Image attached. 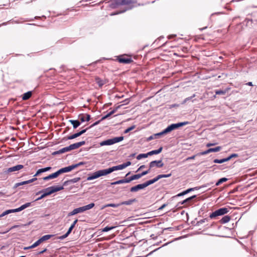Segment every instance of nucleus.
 Here are the masks:
<instances>
[{"label": "nucleus", "instance_id": "obj_1", "mask_svg": "<svg viewBox=\"0 0 257 257\" xmlns=\"http://www.w3.org/2000/svg\"><path fill=\"white\" fill-rule=\"evenodd\" d=\"M94 203H92L87 205L75 208L72 211L69 213L68 216H72L77 213L83 212L86 210L91 209L94 206Z\"/></svg>", "mask_w": 257, "mask_h": 257}, {"label": "nucleus", "instance_id": "obj_2", "mask_svg": "<svg viewBox=\"0 0 257 257\" xmlns=\"http://www.w3.org/2000/svg\"><path fill=\"white\" fill-rule=\"evenodd\" d=\"M131 164V162L130 161H127L124 163H123L122 164L113 166L111 168L104 169L106 175L109 174L111 173H112L113 171L119 170H122L124 169L125 168L130 166Z\"/></svg>", "mask_w": 257, "mask_h": 257}, {"label": "nucleus", "instance_id": "obj_3", "mask_svg": "<svg viewBox=\"0 0 257 257\" xmlns=\"http://www.w3.org/2000/svg\"><path fill=\"white\" fill-rule=\"evenodd\" d=\"M123 140V137L121 136L119 137H115L112 139H108L105 141H103L100 143V146H110L113 145L115 143H118L119 142L122 141Z\"/></svg>", "mask_w": 257, "mask_h": 257}, {"label": "nucleus", "instance_id": "obj_4", "mask_svg": "<svg viewBox=\"0 0 257 257\" xmlns=\"http://www.w3.org/2000/svg\"><path fill=\"white\" fill-rule=\"evenodd\" d=\"M228 211V209L227 208H219L211 213L209 215V218L211 219L215 218L217 216L226 214Z\"/></svg>", "mask_w": 257, "mask_h": 257}, {"label": "nucleus", "instance_id": "obj_5", "mask_svg": "<svg viewBox=\"0 0 257 257\" xmlns=\"http://www.w3.org/2000/svg\"><path fill=\"white\" fill-rule=\"evenodd\" d=\"M188 121H184L182 122H179L177 123H173L166 128V131H167L168 133H169L171 131L179 128V127L185 125L186 124H188Z\"/></svg>", "mask_w": 257, "mask_h": 257}, {"label": "nucleus", "instance_id": "obj_6", "mask_svg": "<svg viewBox=\"0 0 257 257\" xmlns=\"http://www.w3.org/2000/svg\"><path fill=\"white\" fill-rule=\"evenodd\" d=\"M188 121H184L182 122H179L177 123H173L166 128V131H167L168 133H169L171 131L179 128V127L185 125L186 124H188Z\"/></svg>", "mask_w": 257, "mask_h": 257}, {"label": "nucleus", "instance_id": "obj_7", "mask_svg": "<svg viewBox=\"0 0 257 257\" xmlns=\"http://www.w3.org/2000/svg\"><path fill=\"white\" fill-rule=\"evenodd\" d=\"M106 175L104 169L100 170L94 172L91 176L87 177V180H92L102 176Z\"/></svg>", "mask_w": 257, "mask_h": 257}, {"label": "nucleus", "instance_id": "obj_8", "mask_svg": "<svg viewBox=\"0 0 257 257\" xmlns=\"http://www.w3.org/2000/svg\"><path fill=\"white\" fill-rule=\"evenodd\" d=\"M24 168V166L22 165H17L15 166H13L10 167L8 169H6L5 171H4V173L6 174H10L12 172H19L20 170Z\"/></svg>", "mask_w": 257, "mask_h": 257}, {"label": "nucleus", "instance_id": "obj_9", "mask_svg": "<svg viewBox=\"0 0 257 257\" xmlns=\"http://www.w3.org/2000/svg\"><path fill=\"white\" fill-rule=\"evenodd\" d=\"M164 166V163L162 162L161 160L158 161H153L151 162L149 164L150 168H152L154 167H157V168H161Z\"/></svg>", "mask_w": 257, "mask_h": 257}, {"label": "nucleus", "instance_id": "obj_10", "mask_svg": "<svg viewBox=\"0 0 257 257\" xmlns=\"http://www.w3.org/2000/svg\"><path fill=\"white\" fill-rule=\"evenodd\" d=\"M147 187V186L145 182L143 184H138L136 186L132 187L131 188L130 191H131V192H137L139 190L143 189Z\"/></svg>", "mask_w": 257, "mask_h": 257}, {"label": "nucleus", "instance_id": "obj_11", "mask_svg": "<svg viewBox=\"0 0 257 257\" xmlns=\"http://www.w3.org/2000/svg\"><path fill=\"white\" fill-rule=\"evenodd\" d=\"M85 144V141H81L80 142H78V143H76L71 144L70 146H69V147L70 150L71 151L73 150L77 149L79 148V147H80L81 146L84 145Z\"/></svg>", "mask_w": 257, "mask_h": 257}, {"label": "nucleus", "instance_id": "obj_12", "mask_svg": "<svg viewBox=\"0 0 257 257\" xmlns=\"http://www.w3.org/2000/svg\"><path fill=\"white\" fill-rule=\"evenodd\" d=\"M88 128H86L84 130H83L80 131L79 132H78V133H75L72 135L68 136L67 138V139L68 140H72V139H74L75 138H76L80 136L82 134H84L86 132V131L88 130Z\"/></svg>", "mask_w": 257, "mask_h": 257}, {"label": "nucleus", "instance_id": "obj_13", "mask_svg": "<svg viewBox=\"0 0 257 257\" xmlns=\"http://www.w3.org/2000/svg\"><path fill=\"white\" fill-rule=\"evenodd\" d=\"M73 169H74L73 167L72 166V165H71V166H69L68 167L62 168L59 169L58 171H57V173H58V175H59L62 173L70 172Z\"/></svg>", "mask_w": 257, "mask_h": 257}, {"label": "nucleus", "instance_id": "obj_14", "mask_svg": "<svg viewBox=\"0 0 257 257\" xmlns=\"http://www.w3.org/2000/svg\"><path fill=\"white\" fill-rule=\"evenodd\" d=\"M134 0H115L117 5H128L134 2Z\"/></svg>", "mask_w": 257, "mask_h": 257}, {"label": "nucleus", "instance_id": "obj_15", "mask_svg": "<svg viewBox=\"0 0 257 257\" xmlns=\"http://www.w3.org/2000/svg\"><path fill=\"white\" fill-rule=\"evenodd\" d=\"M70 151L69 146L64 147L62 149L59 150L58 151H55L52 153L53 155H56L58 154H63L67 152Z\"/></svg>", "mask_w": 257, "mask_h": 257}, {"label": "nucleus", "instance_id": "obj_16", "mask_svg": "<svg viewBox=\"0 0 257 257\" xmlns=\"http://www.w3.org/2000/svg\"><path fill=\"white\" fill-rule=\"evenodd\" d=\"M119 62L123 64H129L131 63L133 60L131 58L125 57H118L117 59Z\"/></svg>", "mask_w": 257, "mask_h": 257}, {"label": "nucleus", "instance_id": "obj_17", "mask_svg": "<svg viewBox=\"0 0 257 257\" xmlns=\"http://www.w3.org/2000/svg\"><path fill=\"white\" fill-rule=\"evenodd\" d=\"M79 118L81 121V122H84L85 120L89 121L90 119V115L88 114H82L79 115Z\"/></svg>", "mask_w": 257, "mask_h": 257}, {"label": "nucleus", "instance_id": "obj_18", "mask_svg": "<svg viewBox=\"0 0 257 257\" xmlns=\"http://www.w3.org/2000/svg\"><path fill=\"white\" fill-rule=\"evenodd\" d=\"M130 180H129V178H124V179H121V180H120L114 182H112L111 183V185H117V184L127 183H130Z\"/></svg>", "mask_w": 257, "mask_h": 257}, {"label": "nucleus", "instance_id": "obj_19", "mask_svg": "<svg viewBox=\"0 0 257 257\" xmlns=\"http://www.w3.org/2000/svg\"><path fill=\"white\" fill-rule=\"evenodd\" d=\"M31 204V203L28 202V203H25V204H23V205H22L21 206H20V207H19L18 208L14 209L15 212H19V211H21L25 209V208L30 206Z\"/></svg>", "mask_w": 257, "mask_h": 257}, {"label": "nucleus", "instance_id": "obj_20", "mask_svg": "<svg viewBox=\"0 0 257 257\" xmlns=\"http://www.w3.org/2000/svg\"><path fill=\"white\" fill-rule=\"evenodd\" d=\"M51 169V167H46V168H42V169H39L37 172H36V173L34 175V177H36V176H38L39 174L43 173V172H47L48 171H49Z\"/></svg>", "mask_w": 257, "mask_h": 257}, {"label": "nucleus", "instance_id": "obj_21", "mask_svg": "<svg viewBox=\"0 0 257 257\" xmlns=\"http://www.w3.org/2000/svg\"><path fill=\"white\" fill-rule=\"evenodd\" d=\"M50 189L52 192V193L56 192L59 191H61L64 189L63 186H51L48 187V189Z\"/></svg>", "mask_w": 257, "mask_h": 257}, {"label": "nucleus", "instance_id": "obj_22", "mask_svg": "<svg viewBox=\"0 0 257 257\" xmlns=\"http://www.w3.org/2000/svg\"><path fill=\"white\" fill-rule=\"evenodd\" d=\"M58 176H59V175H58V174L57 173V172H55V173H53L52 174L49 175L48 176L44 177L43 178V180H45V181H47V180H50V179L55 178L57 177Z\"/></svg>", "mask_w": 257, "mask_h": 257}, {"label": "nucleus", "instance_id": "obj_23", "mask_svg": "<svg viewBox=\"0 0 257 257\" xmlns=\"http://www.w3.org/2000/svg\"><path fill=\"white\" fill-rule=\"evenodd\" d=\"M69 121L73 125L74 128H76L80 125V122L77 120H69Z\"/></svg>", "mask_w": 257, "mask_h": 257}, {"label": "nucleus", "instance_id": "obj_24", "mask_svg": "<svg viewBox=\"0 0 257 257\" xmlns=\"http://www.w3.org/2000/svg\"><path fill=\"white\" fill-rule=\"evenodd\" d=\"M95 81L96 83L98 85V86L101 87H102L104 84L106 83V82L105 80L101 79L100 78L97 77L95 78Z\"/></svg>", "mask_w": 257, "mask_h": 257}, {"label": "nucleus", "instance_id": "obj_25", "mask_svg": "<svg viewBox=\"0 0 257 257\" xmlns=\"http://www.w3.org/2000/svg\"><path fill=\"white\" fill-rule=\"evenodd\" d=\"M163 150L162 147H160L159 149L156 150H153L148 152L149 156H152L153 155H156L160 153Z\"/></svg>", "mask_w": 257, "mask_h": 257}, {"label": "nucleus", "instance_id": "obj_26", "mask_svg": "<svg viewBox=\"0 0 257 257\" xmlns=\"http://www.w3.org/2000/svg\"><path fill=\"white\" fill-rule=\"evenodd\" d=\"M32 94V91H28L26 93H25L23 95V96H22L23 100H28L31 97Z\"/></svg>", "mask_w": 257, "mask_h": 257}, {"label": "nucleus", "instance_id": "obj_27", "mask_svg": "<svg viewBox=\"0 0 257 257\" xmlns=\"http://www.w3.org/2000/svg\"><path fill=\"white\" fill-rule=\"evenodd\" d=\"M230 217L228 215H226V216H223L221 218V219L219 221L221 223L224 224V223L229 222L230 221Z\"/></svg>", "mask_w": 257, "mask_h": 257}, {"label": "nucleus", "instance_id": "obj_28", "mask_svg": "<svg viewBox=\"0 0 257 257\" xmlns=\"http://www.w3.org/2000/svg\"><path fill=\"white\" fill-rule=\"evenodd\" d=\"M41 192H43V193H44L46 196L53 193L51 190L50 189H48V188H47L44 190H43L41 191H39V192H38L37 193V194H38Z\"/></svg>", "mask_w": 257, "mask_h": 257}, {"label": "nucleus", "instance_id": "obj_29", "mask_svg": "<svg viewBox=\"0 0 257 257\" xmlns=\"http://www.w3.org/2000/svg\"><path fill=\"white\" fill-rule=\"evenodd\" d=\"M210 219V218L209 217V218H206L201 219V220L197 221L196 225V226H200V225H201L202 224L206 223L209 221Z\"/></svg>", "mask_w": 257, "mask_h": 257}, {"label": "nucleus", "instance_id": "obj_30", "mask_svg": "<svg viewBox=\"0 0 257 257\" xmlns=\"http://www.w3.org/2000/svg\"><path fill=\"white\" fill-rule=\"evenodd\" d=\"M229 88H226L224 90H218L215 91V94L218 95H224L228 91Z\"/></svg>", "mask_w": 257, "mask_h": 257}, {"label": "nucleus", "instance_id": "obj_31", "mask_svg": "<svg viewBox=\"0 0 257 257\" xmlns=\"http://www.w3.org/2000/svg\"><path fill=\"white\" fill-rule=\"evenodd\" d=\"M53 236H54V235H53V234H47V235L43 236L40 239V240L41 241V242H42L45 240H47L49 239Z\"/></svg>", "mask_w": 257, "mask_h": 257}, {"label": "nucleus", "instance_id": "obj_32", "mask_svg": "<svg viewBox=\"0 0 257 257\" xmlns=\"http://www.w3.org/2000/svg\"><path fill=\"white\" fill-rule=\"evenodd\" d=\"M15 212V209H9L6 210L0 215V218L4 217V216L8 215L11 213Z\"/></svg>", "mask_w": 257, "mask_h": 257}, {"label": "nucleus", "instance_id": "obj_33", "mask_svg": "<svg viewBox=\"0 0 257 257\" xmlns=\"http://www.w3.org/2000/svg\"><path fill=\"white\" fill-rule=\"evenodd\" d=\"M141 174H138L134 175L132 176L131 177L128 178L130 180V182H131L134 180H137L142 177Z\"/></svg>", "mask_w": 257, "mask_h": 257}, {"label": "nucleus", "instance_id": "obj_34", "mask_svg": "<svg viewBox=\"0 0 257 257\" xmlns=\"http://www.w3.org/2000/svg\"><path fill=\"white\" fill-rule=\"evenodd\" d=\"M136 201V199H131L127 201H123L120 203V205H129L132 204L134 202Z\"/></svg>", "mask_w": 257, "mask_h": 257}, {"label": "nucleus", "instance_id": "obj_35", "mask_svg": "<svg viewBox=\"0 0 257 257\" xmlns=\"http://www.w3.org/2000/svg\"><path fill=\"white\" fill-rule=\"evenodd\" d=\"M116 109H117V108H115V109H113L112 111H110L106 115H105V116H103L101 118V120H104V119H106L107 118H108V117H109L110 116H111L112 114H113L116 111Z\"/></svg>", "mask_w": 257, "mask_h": 257}, {"label": "nucleus", "instance_id": "obj_36", "mask_svg": "<svg viewBox=\"0 0 257 257\" xmlns=\"http://www.w3.org/2000/svg\"><path fill=\"white\" fill-rule=\"evenodd\" d=\"M80 178H73V179H72L70 180H68V181H65L64 183V184L63 185H66L67 184V183L68 182H69V183H76L77 182H78L79 180H80Z\"/></svg>", "mask_w": 257, "mask_h": 257}, {"label": "nucleus", "instance_id": "obj_37", "mask_svg": "<svg viewBox=\"0 0 257 257\" xmlns=\"http://www.w3.org/2000/svg\"><path fill=\"white\" fill-rule=\"evenodd\" d=\"M171 176V174H161V175H158L156 178V179H157V181L161 179V178H168V177H169Z\"/></svg>", "mask_w": 257, "mask_h": 257}, {"label": "nucleus", "instance_id": "obj_38", "mask_svg": "<svg viewBox=\"0 0 257 257\" xmlns=\"http://www.w3.org/2000/svg\"><path fill=\"white\" fill-rule=\"evenodd\" d=\"M119 206H120V203H118V204L109 203V204H107L105 205H104L103 206V208L108 207L116 208V207H118Z\"/></svg>", "mask_w": 257, "mask_h": 257}, {"label": "nucleus", "instance_id": "obj_39", "mask_svg": "<svg viewBox=\"0 0 257 257\" xmlns=\"http://www.w3.org/2000/svg\"><path fill=\"white\" fill-rule=\"evenodd\" d=\"M228 180L227 178H222L221 179H220L216 183V184L215 185L216 186H219V185H220L221 183H223V182H225L226 181H227Z\"/></svg>", "mask_w": 257, "mask_h": 257}, {"label": "nucleus", "instance_id": "obj_40", "mask_svg": "<svg viewBox=\"0 0 257 257\" xmlns=\"http://www.w3.org/2000/svg\"><path fill=\"white\" fill-rule=\"evenodd\" d=\"M157 181V180L156 179V178H154V179H153L152 180H148V181L145 182V183H146L147 186L148 187V186L155 183Z\"/></svg>", "mask_w": 257, "mask_h": 257}, {"label": "nucleus", "instance_id": "obj_41", "mask_svg": "<svg viewBox=\"0 0 257 257\" xmlns=\"http://www.w3.org/2000/svg\"><path fill=\"white\" fill-rule=\"evenodd\" d=\"M149 156L148 153L147 154H140L138 155L137 157V159L138 160H141L142 158H145Z\"/></svg>", "mask_w": 257, "mask_h": 257}, {"label": "nucleus", "instance_id": "obj_42", "mask_svg": "<svg viewBox=\"0 0 257 257\" xmlns=\"http://www.w3.org/2000/svg\"><path fill=\"white\" fill-rule=\"evenodd\" d=\"M37 179L36 178H32V179H30V180H29L27 181H23L22 182L24 185H26V184L32 183L34 181H36Z\"/></svg>", "mask_w": 257, "mask_h": 257}, {"label": "nucleus", "instance_id": "obj_43", "mask_svg": "<svg viewBox=\"0 0 257 257\" xmlns=\"http://www.w3.org/2000/svg\"><path fill=\"white\" fill-rule=\"evenodd\" d=\"M41 243H42L40 239H39L37 241H36L34 243H33L32 245L30 246V248H34L38 245H39Z\"/></svg>", "mask_w": 257, "mask_h": 257}, {"label": "nucleus", "instance_id": "obj_44", "mask_svg": "<svg viewBox=\"0 0 257 257\" xmlns=\"http://www.w3.org/2000/svg\"><path fill=\"white\" fill-rule=\"evenodd\" d=\"M115 227V226H106L105 227L102 229V231L107 232L114 228Z\"/></svg>", "mask_w": 257, "mask_h": 257}, {"label": "nucleus", "instance_id": "obj_45", "mask_svg": "<svg viewBox=\"0 0 257 257\" xmlns=\"http://www.w3.org/2000/svg\"><path fill=\"white\" fill-rule=\"evenodd\" d=\"M210 153H211L210 148L207 150L206 151H203V152H202L201 153L197 154V155H205L208 154Z\"/></svg>", "mask_w": 257, "mask_h": 257}, {"label": "nucleus", "instance_id": "obj_46", "mask_svg": "<svg viewBox=\"0 0 257 257\" xmlns=\"http://www.w3.org/2000/svg\"><path fill=\"white\" fill-rule=\"evenodd\" d=\"M221 147L220 146L214 148H210L211 152H217L220 151Z\"/></svg>", "mask_w": 257, "mask_h": 257}, {"label": "nucleus", "instance_id": "obj_47", "mask_svg": "<svg viewBox=\"0 0 257 257\" xmlns=\"http://www.w3.org/2000/svg\"><path fill=\"white\" fill-rule=\"evenodd\" d=\"M213 162L214 163H218V164H221V163H223L224 162V159H214L213 160Z\"/></svg>", "mask_w": 257, "mask_h": 257}, {"label": "nucleus", "instance_id": "obj_48", "mask_svg": "<svg viewBox=\"0 0 257 257\" xmlns=\"http://www.w3.org/2000/svg\"><path fill=\"white\" fill-rule=\"evenodd\" d=\"M167 133H168V132H167V131H166V128H165L162 132H161L160 133H157V134H156L155 135V136H156V137L157 138L158 136H160L161 135H164V134H166Z\"/></svg>", "mask_w": 257, "mask_h": 257}, {"label": "nucleus", "instance_id": "obj_49", "mask_svg": "<svg viewBox=\"0 0 257 257\" xmlns=\"http://www.w3.org/2000/svg\"><path fill=\"white\" fill-rule=\"evenodd\" d=\"M167 133H168V132H167V131H166V128H165L162 132H161L160 133H157V134H156L155 135V136H156V137L157 138L158 136H160L161 135H164V134H166Z\"/></svg>", "mask_w": 257, "mask_h": 257}, {"label": "nucleus", "instance_id": "obj_50", "mask_svg": "<svg viewBox=\"0 0 257 257\" xmlns=\"http://www.w3.org/2000/svg\"><path fill=\"white\" fill-rule=\"evenodd\" d=\"M167 133H168V132H167V131H166V128H165L162 132H161L160 133H157V134H156L155 135V136H156V137L157 138L158 136H160L161 135H164V134H166Z\"/></svg>", "mask_w": 257, "mask_h": 257}, {"label": "nucleus", "instance_id": "obj_51", "mask_svg": "<svg viewBox=\"0 0 257 257\" xmlns=\"http://www.w3.org/2000/svg\"><path fill=\"white\" fill-rule=\"evenodd\" d=\"M199 189V188H198V187L191 188H189V189H188L187 190H185V192H186V194H187L192 191L197 190H198Z\"/></svg>", "mask_w": 257, "mask_h": 257}, {"label": "nucleus", "instance_id": "obj_52", "mask_svg": "<svg viewBox=\"0 0 257 257\" xmlns=\"http://www.w3.org/2000/svg\"><path fill=\"white\" fill-rule=\"evenodd\" d=\"M83 164H84V163L83 162H79V163H78L77 164H73V165H72L73 167V169H74L76 168L77 167H79V166H80L81 165H82Z\"/></svg>", "mask_w": 257, "mask_h": 257}, {"label": "nucleus", "instance_id": "obj_53", "mask_svg": "<svg viewBox=\"0 0 257 257\" xmlns=\"http://www.w3.org/2000/svg\"><path fill=\"white\" fill-rule=\"evenodd\" d=\"M135 127V125H133V126H131V127L127 128V129H126L125 131H124V133L125 134H126L127 133H128L129 132H130L131 131L133 130V129H134Z\"/></svg>", "mask_w": 257, "mask_h": 257}, {"label": "nucleus", "instance_id": "obj_54", "mask_svg": "<svg viewBox=\"0 0 257 257\" xmlns=\"http://www.w3.org/2000/svg\"><path fill=\"white\" fill-rule=\"evenodd\" d=\"M195 94H193L192 96H191V97H187V98H185V99H184V100L183 101V104H184V103H186L187 101H188V100H190V99H192L193 97H195Z\"/></svg>", "mask_w": 257, "mask_h": 257}, {"label": "nucleus", "instance_id": "obj_55", "mask_svg": "<svg viewBox=\"0 0 257 257\" xmlns=\"http://www.w3.org/2000/svg\"><path fill=\"white\" fill-rule=\"evenodd\" d=\"M68 236V235L66 233L65 234L58 237V239L62 240V239L66 238Z\"/></svg>", "mask_w": 257, "mask_h": 257}, {"label": "nucleus", "instance_id": "obj_56", "mask_svg": "<svg viewBox=\"0 0 257 257\" xmlns=\"http://www.w3.org/2000/svg\"><path fill=\"white\" fill-rule=\"evenodd\" d=\"M156 137L155 136V135H152L151 136H150L149 138H147V141H150L152 140H153V139H156Z\"/></svg>", "mask_w": 257, "mask_h": 257}, {"label": "nucleus", "instance_id": "obj_57", "mask_svg": "<svg viewBox=\"0 0 257 257\" xmlns=\"http://www.w3.org/2000/svg\"><path fill=\"white\" fill-rule=\"evenodd\" d=\"M151 169V168H149V169L148 170L144 171L142 173H141V175H142V176H143L144 175H146L148 174L150 172V171Z\"/></svg>", "mask_w": 257, "mask_h": 257}, {"label": "nucleus", "instance_id": "obj_58", "mask_svg": "<svg viewBox=\"0 0 257 257\" xmlns=\"http://www.w3.org/2000/svg\"><path fill=\"white\" fill-rule=\"evenodd\" d=\"M74 227L72 226H70V227H69V228L68 229L67 232H66V233L69 235L70 233L71 232L72 229H73Z\"/></svg>", "mask_w": 257, "mask_h": 257}, {"label": "nucleus", "instance_id": "obj_59", "mask_svg": "<svg viewBox=\"0 0 257 257\" xmlns=\"http://www.w3.org/2000/svg\"><path fill=\"white\" fill-rule=\"evenodd\" d=\"M196 195H193V196H192L187 199L186 200L187 201V202H189L190 201L192 200V199H193L194 198H196Z\"/></svg>", "mask_w": 257, "mask_h": 257}, {"label": "nucleus", "instance_id": "obj_60", "mask_svg": "<svg viewBox=\"0 0 257 257\" xmlns=\"http://www.w3.org/2000/svg\"><path fill=\"white\" fill-rule=\"evenodd\" d=\"M101 121V119L99 120H98L97 121H96L95 122H94L93 124H92L89 127H93L94 126H95L96 125H97L98 124H99L100 123V122Z\"/></svg>", "mask_w": 257, "mask_h": 257}, {"label": "nucleus", "instance_id": "obj_61", "mask_svg": "<svg viewBox=\"0 0 257 257\" xmlns=\"http://www.w3.org/2000/svg\"><path fill=\"white\" fill-rule=\"evenodd\" d=\"M21 185H23V183H22V182H20V183H16V184H15V185H14V188H17V187H19V186H21Z\"/></svg>", "mask_w": 257, "mask_h": 257}, {"label": "nucleus", "instance_id": "obj_62", "mask_svg": "<svg viewBox=\"0 0 257 257\" xmlns=\"http://www.w3.org/2000/svg\"><path fill=\"white\" fill-rule=\"evenodd\" d=\"M46 196L45 195V194L44 193H43L40 197H39V198H38L37 199H36V200H41L42 199V198L45 197Z\"/></svg>", "mask_w": 257, "mask_h": 257}, {"label": "nucleus", "instance_id": "obj_63", "mask_svg": "<svg viewBox=\"0 0 257 257\" xmlns=\"http://www.w3.org/2000/svg\"><path fill=\"white\" fill-rule=\"evenodd\" d=\"M196 156H197V155H196L192 156L191 157H188V158H187L186 159V160L188 161V160H189L194 159Z\"/></svg>", "mask_w": 257, "mask_h": 257}, {"label": "nucleus", "instance_id": "obj_64", "mask_svg": "<svg viewBox=\"0 0 257 257\" xmlns=\"http://www.w3.org/2000/svg\"><path fill=\"white\" fill-rule=\"evenodd\" d=\"M230 157L231 159H232V158H236L238 157V155L237 154H232L231 155H230Z\"/></svg>", "mask_w": 257, "mask_h": 257}]
</instances>
